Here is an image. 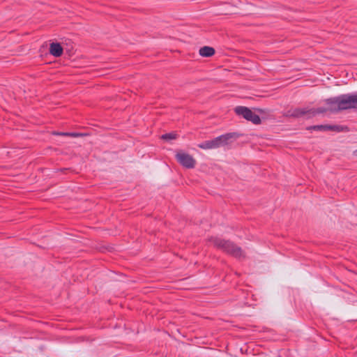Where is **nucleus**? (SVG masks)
<instances>
[{
  "label": "nucleus",
  "instance_id": "1",
  "mask_svg": "<svg viewBox=\"0 0 357 357\" xmlns=\"http://www.w3.org/2000/svg\"><path fill=\"white\" fill-rule=\"evenodd\" d=\"M215 248L236 259L245 258V254L242 248L230 240L211 236L208 238Z\"/></svg>",
  "mask_w": 357,
  "mask_h": 357
},
{
  "label": "nucleus",
  "instance_id": "2",
  "mask_svg": "<svg viewBox=\"0 0 357 357\" xmlns=\"http://www.w3.org/2000/svg\"><path fill=\"white\" fill-rule=\"evenodd\" d=\"M241 135L238 132H227L218 136L213 139L206 140L197 144L202 149H213L226 145L231 144L236 141Z\"/></svg>",
  "mask_w": 357,
  "mask_h": 357
},
{
  "label": "nucleus",
  "instance_id": "3",
  "mask_svg": "<svg viewBox=\"0 0 357 357\" xmlns=\"http://www.w3.org/2000/svg\"><path fill=\"white\" fill-rule=\"evenodd\" d=\"M324 109L308 107H296L287 110L284 114L287 117L294 119L305 116L306 119H310L324 112Z\"/></svg>",
  "mask_w": 357,
  "mask_h": 357
},
{
  "label": "nucleus",
  "instance_id": "4",
  "mask_svg": "<svg viewBox=\"0 0 357 357\" xmlns=\"http://www.w3.org/2000/svg\"><path fill=\"white\" fill-rule=\"evenodd\" d=\"M341 101V95L335 97L326 98L324 100V102L327 105V107H318L317 109L324 110V112H320V114H324L326 113V112H330L331 113L336 114L343 110Z\"/></svg>",
  "mask_w": 357,
  "mask_h": 357
},
{
  "label": "nucleus",
  "instance_id": "5",
  "mask_svg": "<svg viewBox=\"0 0 357 357\" xmlns=\"http://www.w3.org/2000/svg\"><path fill=\"white\" fill-rule=\"evenodd\" d=\"M176 161L186 169H193L196 165V160L190 154L178 151L175 155Z\"/></svg>",
  "mask_w": 357,
  "mask_h": 357
},
{
  "label": "nucleus",
  "instance_id": "6",
  "mask_svg": "<svg viewBox=\"0 0 357 357\" xmlns=\"http://www.w3.org/2000/svg\"><path fill=\"white\" fill-rule=\"evenodd\" d=\"M342 109H357V93L342 94Z\"/></svg>",
  "mask_w": 357,
  "mask_h": 357
},
{
  "label": "nucleus",
  "instance_id": "7",
  "mask_svg": "<svg viewBox=\"0 0 357 357\" xmlns=\"http://www.w3.org/2000/svg\"><path fill=\"white\" fill-rule=\"evenodd\" d=\"M49 52L55 57H60L63 53V48L59 43H51L50 45Z\"/></svg>",
  "mask_w": 357,
  "mask_h": 357
},
{
  "label": "nucleus",
  "instance_id": "8",
  "mask_svg": "<svg viewBox=\"0 0 357 357\" xmlns=\"http://www.w3.org/2000/svg\"><path fill=\"white\" fill-rule=\"evenodd\" d=\"M234 111L237 116L247 120L251 109L245 106H236L234 107Z\"/></svg>",
  "mask_w": 357,
  "mask_h": 357
},
{
  "label": "nucleus",
  "instance_id": "9",
  "mask_svg": "<svg viewBox=\"0 0 357 357\" xmlns=\"http://www.w3.org/2000/svg\"><path fill=\"white\" fill-rule=\"evenodd\" d=\"M200 56L202 57H211L215 54V50L210 46H204L199 50Z\"/></svg>",
  "mask_w": 357,
  "mask_h": 357
},
{
  "label": "nucleus",
  "instance_id": "10",
  "mask_svg": "<svg viewBox=\"0 0 357 357\" xmlns=\"http://www.w3.org/2000/svg\"><path fill=\"white\" fill-rule=\"evenodd\" d=\"M53 135H59V136H66V137H78L86 135L85 133L77 132H58L53 131Z\"/></svg>",
  "mask_w": 357,
  "mask_h": 357
},
{
  "label": "nucleus",
  "instance_id": "11",
  "mask_svg": "<svg viewBox=\"0 0 357 357\" xmlns=\"http://www.w3.org/2000/svg\"><path fill=\"white\" fill-rule=\"evenodd\" d=\"M328 131H333L336 132H347L349 131V128L347 126L328 125Z\"/></svg>",
  "mask_w": 357,
  "mask_h": 357
},
{
  "label": "nucleus",
  "instance_id": "12",
  "mask_svg": "<svg viewBox=\"0 0 357 357\" xmlns=\"http://www.w3.org/2000/svg\"><path fill=\"white\" fill-rule=\"evenodd\" d=\"M247 121L252 122L255 125H259L261 123V119L260 116L258 114L253 112L252 110L249 114Z\"/></svg>",
  "mask_w": 357,
  "mask_h": 357
},
{
  "label": "nucleus",
  "instance_id": "13",
  "mask_svg": "<svg viewBox=\"0 0 357 357\" xmlns=\"http://www.w3.org/2000/svg\"><path fill=\"white\" fill-rule=\"evenodd\" d=\"M307 130H316V131H328V125H314L310 126L306 128Z\"/></svg>",
  "mask_w": 357,
  "mask_h": 357
},
{
  "label": "nucleus",
  "instance_id": "14",
  "mask_svg": "<svg viewBox=\"0 0 357 357\" xmlns=\"http://www.w3.org/2000/svg\"><path fill=\"white\" fill-rule=\"evenodd\" d=\"M178 137V135L176 132H171L162 135L160 139L169 142L172 139H176Z\"/></svg>",
  "mask_w": 357,
  "mask_h": 357
},
{
  "label": "nucleus",
  "instance_id": "15",
  "mask_svg": "<svg viewBox=\"0 0 357 357\" xmlns=\"http://www.w3.org/2000/svg\"><path fill=\"white\" fill-rule=\"evenodd\" d=\"M255 112H257V113L260 114H266V109H261V108H258V107H255V108H253Z\"/></svg>",
  "mask_w": 357,
  "mask_h": 357
},
{
  "label": "nucleus",
  "instance_id": "16",
  "mask_svg": "<svg viewBox=\"0 0 357 357\" xmlns=\"http://www.w3.org/2000/svg\"><path fill=\"white\" fill-rule=\"evenodd\" d=\"M68 169L67 168H63V169H60L59 171L62 172H65L66 171H67Z\"/></svg>",
  "mask_w": 357,
  "mask_h": 357
},
{
  "label": "nucleus",
  "instance_id": "17",
  "mask_svg": "<svg viewBox=\"0 0 357 357\" xmlns=\"http://www.w3.org/2000/svg\"><path fill=\"white\" fill-rule=\"evenodd\" d=\"M355 153H356V155H357V150L355 151Z\"/></svg>",
  "mask_w": 357,
  "mask_h": 357
}]
</instances>
